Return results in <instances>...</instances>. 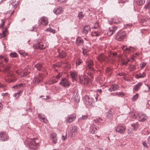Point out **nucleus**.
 <instances>
[{
	"label": "nucleus",
	"instance_id": "obj_2",
	"mask_svg": "<svg viewBox=\"0 0 150 150\" xmlns=\"http://www.w3.org/2000/svg\"><path fill=\"white\" fill-rule=\"evenodd\" d=\"M79 81L80 83L84 84H88L90 81V79L87 76H79Z\"/></svg>",
	"mask_w": 150,
	"mask_h": 150
},
{
	"label": "nucleus",
	"instance_id": "obj_37",
	"mask_svg": "<svg viewBox=\"0 0 150 150\" xmlns=\"http://www.w3.org/2000/svg\"><path fill=\"white\" fill-rule=\"evenodd\" d=\"M83 61L82 60L80 59L79 58L77 59L76 62V66L79 65Z\"/></svg>",
	"mask_w": 150,
	"mask_h": 150
},
{
	"label": "nucleus",
	"instance_id": "obj_15",
	"mask_svg": "<svg viewBox=\"0 0 150 150\" xmlns=\"http://www.w3.org/2000/svg\"><path fill=\"white\" fill-rule=\"evenodd\" d=\"M70 75L71 77L72 81H76L78 77L77 73L76 71H73L70 72Z\"/></svg>",
	"mask_w": 150,
	"mask_h": 150
},
{
	"label": "nucleus",
	"instance_id": "obj_54",
	"mask_svg": "<svg viewBox=\"0 0 150 150\" xmlns=\"http://www.w3.org/2000/svg\"><path fill=\"white\" fill-rule=\"evenodd\" d=\"M22 92L21 91H20L19 92L15 93L14 94V96L16 98H18L19 97V96H20V95L21 94Z\"/></svg>",
	"mask_w": 150,
	"mask_h": 150
},
{
	"label": "nucleus",
	"instance_id": "obj_4",
	"mask_svg": "<svg viewBox=\"0 0 150 150\" xmlns=\"http://www.w3.org/2000/svg\"><path fill=\"white\" fill-rule=\"evenodd\" d=\"M86 63L87 64L86 67V69L91 71H93L94 69L93 68V60L91 59H87L86 61Z\"/></svg>",
	"mask_w": 150,
	"mask_h": 150
},
{
	"label": "nucleus",
	"instance_id": "obj_41",
	"mask_svg": "<svg viewBox=\"0 0 150 150\" xmlns=\"http://www.w3.org/2000/svg\"><path fill=\"white\" fill-rule=\"evenodd\" d=\"M0 59L1 60H4L6 62H7L8 60V58L5 56H0Z\"/></svg>",
	"mask_w": 150,
	"mask_h": 150
},
{
	"label": "nucleus",
	"instance_id": "obj_8",
	"mask_svg": "<svg viewBox=\"0 0 150 150\" xmlns=\"http://www.w3.org/2000/svg\"><path fill=\"white\" fill-rule=\"evenodd\" d=\"M33 47L35 48L40 49H43L45 48L43 43L41 40L38 41L36 44H34Z\"/></svg>",
	"mask_w": 150,
	"mask_h": 150
},
{
	"label": "nucleus",
	"instance_id": "obj_18",
	"mask_svg": "<svg viewBox=\"0 0 150 150\" xmlns=\"http://www.w3.org/2000/svg\"><path fill=\"white\" fill-rule=\"evenodd\" d=\"M97 59L99 61L102 62L103 61H106L107 57H106L104 54H101L97 57Z\"/></svg>",
	"mask_w": 150,
	"mask_h": 150
},
{
	"label": "nucleus",
	"instance_id": "obj_53",
	"mask_svg": "<svg viewBox=\"0 0 150 150\" xmlns=\"http://www.w3.org/2000/svg\"><path fill=\"white\" fill-rule=\"evenodd\" d=\"M116 95H117L119 96H123L125 95L124 93L123 92H119V93H116Z\"/></svg>",
	"mask_w": 150,
	"mask_h": 150
},
{
	"label": "nucleus",
	"instance_id": "obj_31",
	"mask_svg": "<svg viewBox=\"0 0 150 150\" xmlns=\"http://www.w3.org/2000/svg\"><path fill=\"white\" fill-rule=\"evenodd\" d=\"M148 19L147 18H143L141 20V22L142 23V25L144 26H146L147 24Z\"/></svg>",
	"mask_w": 150,
	"mask_h": 150
},
{
	"label": "nucleus",
	"instance_id": "obj_10",
	"mask_svg": "<svg viewBox=\"0 0 150 150\" xmlns=\"http://www.w3.org/2000/svg\"><path fill=\"white\" fill-rule=\"evenodd\" d=\"M60 84L64 87H68L70 85V83L68 80L66 78H64L62 79L60 83Z\"/></svg>",
	"mask_w": 150,
	"mask_h": 150
},
{
	"label": "nucleus",
	"instance_id": "obj_51",
	"mask_svg": "<svg viewBox=\"0 0 150 150\" xmlns=\"http://www.w3.org/2000/svg\"><path fill=\"white\" fill-rule=\"evenodd\" d=\"M84 15L83 14L82 12H80L78 14V17L79 18H82L84 16Z\"/></svg>",
	"mask_w": 150,
	"mask_h": 150
},
{
	"label": "nucleus",
	"instance_id": "obj_45",
	"mask_svg": "<svg viewBox=\"0 0 150 150\" xmlns=\"http://www.w3.org/2000/svg\"><path fill=\"white\" fill-rule=\"evenodd\" d=\"M58 81V80L55 77H53L52 79L51 80V83H54L57 82Z\"/></svg>",
	"mask_w": 150,
	"mask_h": 150
},
{
	"label": "nucleus",
	"instance_id": "obj_22",
	"mask_svg": "<svg viewBox=\"0 0 150 150\" xmlns=\"http://www.w3.org/2000/svg\"><path fill=\"white\" fill-rule=\"evenodd\" d=\"M86 103L90 106L92 105L93 103H94V101H93L92 98H90L88 96H86Z\"/></svg>",
	"mask_w": 150,
	"mask_h": 150
},
{
	"label": "nucleus",
	"instance_id": "obj_12",
	"mask_svg": "<svg viewBox=\"0 0 150 150\" xmlns=\"http://www.w3.org/2000/svg\"><path fill=\"white\" fill-rule=\"evenodd\" d=\"M64 11L63 8L60 7L55 8L53 10L54 13L57 15L62 14Z\"/></svg>",
	"mask_w": 150,
	"mask_h": 150
},
{
	"label": "nucleus",
	"instance_id": "obj_29",
	"mask_svg": "<svg viewBox=\"0 0 150 150\" xmlns=\"http://www.w3.org/2000/svg\"><path fill=\"white\" fill-rule=\"evenodd\" d=\"M66 56V53L64 51H62L61 52H59L58 56L59 57L61 58H64Z\"/></svg>",
	"mask_w": 150,
	"mask_h": 150
},
{
	"label": "nucleus",
	"instance_id": "obj_61",
	"mask_svg": "<svg viewBox=\"0 0 150 150\" xmlns=\"http://www.w3.org/2000/svg\"><path fill=\"white\" fill-rule=\"evenodd\" d=\"M142 145H143L144 146V147H146V148H148V145L145 142H143L142 143Z\"/></svg>",
	"mask_w": 150,
	"mask_h": 150
},
{
	"label": "nucleus",
	"instance_id": "obj_33",
	"mask_svg": "<svg viewBox=\"0 0 150 150\" xmlns=\"http://www.w3.org/2000/svg\"><path fill=\"white\" fill-rule=\"evenodd\" d=\"M100 34V33L98 31H94L92 32L91 35L93 36H99Z\"/></svg>",
	"mask_w": 150,
	"mask_h": 150
},
{
	"label": "nucleus",
	"instance_id": "obj_30",
	"mask_svg": "<svg viewBox=\"0 0 150 150\" xmlns=\"http://www.w3.org/2000/svg\"><path fill=\"white\" fill-rule=\"evenodd\" d=\"M135 2L137 4L141 5L145 2V0H134Z\"/></svg>",
	"mask_w": 150,
	"mask_h": 150
},
{
	"label": "nucleus",
	"instance_id": "obj_34",
	"mask_svg": "<svg viewBox=\"0 0 150 150\" xmlns=\"http://www.w3.org/2000/svg\"><path fill=\"white\" fill-rule=\"evenodd\" d=\"M38 117L40 119L41 121L45 123H47V121L45 119V118L44 117H42V116L40 114L38 115Z\"/></svg>",
	"mask_w": 150,
	"mask_h": 150
},
{
	"label": "nucleus",
	"instance_id": "obj_55",
	"mask_svg": "<svg viewBox=\"0 0 150 150\" xmlns=\"http://www.w3.org/2000/svg\"><path fill=\"white\" fill-rule=\"evenodd\" d=\"M99 26V23L98 22H96V23L94 25L93 27V28H96Z\"/></svg>",
	"mask_w": 150,
	"mask_h": 150
},
{
	"label": "nucleus",
	"instance_id": "obj_5",
	"mask_svg": "<svg viewBox=\"0 0 150 150\" xmlns=\"http://www.w3.org/2000/svg\"><path fill=\"white\" fill-rule=\"evenodd\" d=\"M137 115L138 120L140 121L143 122L147 119L148 117L144 113L139 112L137 114Z\"/></svg>",
	"mask_w": 150,
	"mask_h": 150
},
{
	"label": "nucleus",
	"instance_id": "obj_16",
	"mask_svg": "<svg viewBox=\"0 0 150 150\" xmlns=\"http://www.w3.org/2000/svg\"><path fill=\"white\" fill-rule=\"evenodd\" d=\"M125 130V128L122 126H118L115 129V131L120 133H124Z\"/></svg>",
	"mask_w": 150,
	"mask_h": 150
},
{
	"label": "nucleus",
	"instance_id": "obj_3",
	"mask_svg": "<svg viewBox=\"0 0 150 150\" xmlns=\"http://www.w3.org/2000/svg\"><path fill=\"white\" fill-rule=\"evenodd\" d=\"M44 76L43 74H40L34 78L33 83L35 85L39 83L43 79Z\"/></svg>",
	"mask_w": 150,
	"mask_h": 150
},
{
	"label": "nucleus",
	"instance_id": "obj_63",
	"mask_svg": "<svg viewBox=\"0 0 150 150\" xmlns=\"http://www.w3.org/2000/svg\"><path fill=\"white\" fill-rule=\"evenodd\" d=\"M130 67L132 70H134L136 69V67L134 65H131Z\"/></svg>",
	"mask_w": 150,
	"mask_h": 150
},
{
	"label": "nucleus",
	"instance_id": "obj_26",
	"mask_svg": "<svg viewBox=\"0 0 150 150\" xmlns=\"http://www.w3.org/2000/svg\"><path fill=\"white\" fill-rule=\"evenodd\" d=\"M146 76V74L144 72H143L142 73H140L139 74H137L135 76V78L137 79L143 78L145 77Z\"/></svg>",
	"mask_w": 150,
	"mask_h": 150
},
{
	"label": "nucleus",
	"instance_id": "obj_14",
	"mask_svg": "<svg viewBox=\"0 0 150 150\" xmlns=\"http://www.w3.org/2000/svg\"><path fill=\"white\" fill-rule=\"evenodd\" d=\"M40 24L43 25H46L48 23L47 18L45 17H43L41 18L40 21Z\"/></svg>",
	"mask_w": 150,
	"mask_h": 150
},
{
	"label": "nucleus",
	"instance_id": "obj_11",
	"mask_svg": "<svg viewBox=\"0 0 150 150\" xmlns=\"http://www.w3.org/2000/svg\"><path fill=\"white\" fill-rule=\"evenodd\" d=\"M8 80L7 81L9 82H12L16 80L17 78L12 73H10L8 75Z\"/></svg>",
	"mask_w": 150,
	"mask_h": 150
},
{
	"label": "nucleus",
	"instance_id": "obj_13",
	"mask_svg": "<svg viewBox=\"0 0 150 150\" xmlns=\"http://www.w3.org/2000/svg\"><path fill=\"white\" fill-rule=\"evenodd\" d=\"M8 139V136L6 132H0V139L2 141H6Z\"/></svg>",
	"mask_w": 150,
	"mask_h": 150
},
{
	"label": "nucleus",
	"instance_id": "obj_27",
	"mask_svg": "<svg viewBox=\"0 0 150 150\" xmlns=\"http://www.w3.org/2000/svg\"><path fill=\"white\" fill-rule=\"evenodd\" d=\"M142 85V83H139L137 84L134 86V90L136 91H138L140 88L141 86Z\"/></svg>",
	"mask_w": 150,
	"mask_h": 150
},
{
	"label": "nucleus",
	"instance_id": "obj_52",
	"mask_svg": "<svg viewBox=\"0 0 150 150\" xmlns=\"http://www.w3.org/2000/svg\"><path fill=\"white\" fill-rule=\"evenodd\" d=\"M62 73H59L55 77L57 79V80H58L61 76H62Z\"/></svg>",
	"mask_w": 150,
	"mask_h": 150
},
{
	"label": "nucleus",
	"instance_id": "obj_59",
	"mask_svg": "<svg viewBox=\"0 0 150 150\" xmlns=\"http://www.w3.org/2000/svg\"><path fill=\"white\" fill-rule=\"evenodd\" d=\"M138 54L137 53L133 55V56L131 57V59L132 60H134V58L135 57H136L138 55Z\"/></svg>",
	"mask_w": 150,
	"mask_h": 150
},
{
	"label": "nucleus",
	"instance_id": "obj_25",
	"mask_svg": "<svg viewBox=\"0 0 150 150\" xmlns=\"http://www.w3.org/2000/svg\"><path fill=\"white\" fill-rule=\"evenodd\" d=\"M143 89L145 92H149L150 91V84H145Z\"/></svg>",
	"mask_w": 150,
	"mask_h": 150
},
{
	"label": "nucleus",
	"instance_id": "obj_17",
	"mask_svg": "<svg viewBox=\"0 0 150 150\" xmlns=\"http://www.w3.org/2000/svg\"><path fill=\"white\" fill-rule=\"evenodd\" d=\"M98 128V127L96 125H92L91 127L90 132L92 134H95L97 132Z\"/></svg>",
	"mask_w": 150,
	"mask_h": 150
},
{
	"label": "nucleus",
	"instance_id": "obj_7",
	"mask_svg": "<svg viewBox=\"0 0 150 150\" xmlns=\"http://www.w3.org/2000/svg\"><path fill=\"white\" fill-rule=\"evenodd\" d=\"M76 114H71L70 115H68L67 117L65 120V122L67 123H69L71 122L74 120H75L76 118Z\"/></svg>",
	"mask_w": 150,
	"mask_h": 150
},
{
	"label": "nucleus",
	"instance_id": "obj_43",
	"mask_svg": "<svg viewBox=\"0 0 150 150\" xmlns=\"http://www.w3.org/2000/svg\"><path fill=\"white\" fill-rule=\"evenodd\" d=\"M87 47H83L82 48V52L83 54L84 55H86L87 54V50H86Z\"/></svg>",
	"mask_w": 150,
	"mask_h": 150
},
{
	"label": "nucleus",
	"instance_id": "obj_62",
	"mask_svg": "<svg viewBox=\"0 0 150 150\" xmlns=\"http://www.w3.org/2000/svg\"><path fill=\"white\" fill-rule=\"evenodd\" d=\"M101 120V119L100 118H98L96 120H95L94 121L96 122H100Z\"/></svg>",
	"mask_w": 150,
	"mask_h": 150
},
{
	"label": "nucleus",
	"instance_id": "obj_32",
	"mask_svg": "<svg viewBox=\"0 0 150 150\" xmlns=\"http://www.w3.org/2000/svg\"><path fill=\"white\" fill-rule=\"evenodd\" d=\"M91 30L90 27L89 26H86L83 28V32L85 34L88 33V31Z\"/></svg>",
	"mask_w": 150,
	"mask_h": 150
},
{
	"label": "nucleus",
	"instance_id": "obj_1",
	"mask_svg": "<svg viewBox=\"0 0 150 150\" xmlns=\"http://www.w3.org/2000/svg\"><path fill=\"white\" fill-rule=\"evenodd\" d=\"M28 145L30 148L32 149H36L38 146V142L35 138L29 139Z\"/></svg>",
	"mask_w": 150,
	"mask_h": 150
},
{
	"label": "nucleus",
	"instance_id": "obj_48",
	"mask_svg": "<svg viewBox=\"0 0 150 150\" xmlns=\"http://www.w3.org/2000/svg\"><path fill=\"white\" fill-rule=\"evenodd\" d=\"M129 115L130 117L132 118H136V114L134 112H130L129 113Z\"/></svg>",
	"mask_w": 150,
	"mask_h": 150
},
{
	"label": "nucleus",
	"instance_id": "obj_9",
	"mask_svg": "<svg viewBox=\"0 0 150 150\" xmlns=\"http://www.w3.org/2000/svg\"><path fill=\"white\" fill-rule=\"evenodd\" d=\"M126 36V33L125 32H123L121 33L119 32L116 35V39L117 40L121 41L125 38Z\"/></svg>",
	"mask_w": 150,
	"mask_h": 150
},
{
	"label": "nucleus",
	"instance_id": "obj_46",
	"mask_svg": "<svg viewBox=\"0 0 150 150\" xmlns=\"http://www.w3.org/2000/svg\"><path fill=\"white\" fill-rule=\"evenodd\" d=\"M10 56L11 57H17V54L15 52H13L10 54Z\"/></svg>",
	"mask_w": 150,
	"mask_h": 150
},
{
	"label": "nucleus",
	"instance_id": "obj_24",
	"mask_svg": "<svg viewBox=\"0 0 150 150\" xmlns=\"http://www.w3.org/2000/svg\"><path fill=\"white\" fill-rule=\"evenodd\" d=\"M119 87L116 84H114L108 89L110 91H114L116 90Z\"/></svg>",
	"mask_w": 150,
	"mask_h": 150
},
{
	"label": "nucleus",
	"instance_id": "obj_38",
	"mask_svg": "<svg viewBox=\"0 0 150 150\" xmlns=\"http://www.w3.org/2000/svg\"><path fill=\"white\" fill-rule=\"evenodd\" d=\"M42 67V65L40 64H37L35 65V68H36L39 71H40Z\"/></svg>",
	"mask_w": 150,
	"mask_h": 150
},
{
	"label": "nucleus",
	"instance_id": "obj_64",
	"mask_svg": "<svg viewBox=\"0 0 150 150\" xmlns=\"http://www.w3.org/2000/svg\"><path fill=\"white\" fill-rule=\"evenodd\" d=\"M67 0H58V2L60 3H63L67 1Z\"/></svg>",
	"mask_w": 150,
	"mask_h": 150
},
{
	"label": "nucleus",
	"instance_id": "obj_60",
	"mask_svg": "<svg viewBox=\"0 0 150 150\" xmlns=\"http://www.w3.org/2000/svg\"><path fill=\"white\" fill-rule=\"evenodd\" d=\"M122 63L123 65H127V62L125 60H122Z\"/></svg>",
	"mask_w": 150,
	"mask_h": 150
},
{
	"label": "nucleus",
	"instance_id": "obj_40",
	"mask_svg": "<svg viewBox=\"0 0 150 150\" xmlns=\"http://www.w3.org/2000/svg\"><path fill=\"white\" fill-rule=\"evenodd\" d=\"M23 83H20L19 84L13 87V88L15 89H21L23 86Z\"/></svg>",
	"mask_w": 150,
	"mask_h": 150
},
{
	"label": "nucleus",
	"instance_id": "obj_49",
	"mask_svg": "<svg viewBox=\"0 0 150 150\" xmlns=\"http://www.w3.org/2000/svg\"><path fill=\"white\" fill-rule=\"evenodd\" d=\"M146 64V63L145 62H142L140 65V67L141 69H143L145 67Z\"/></svg>",
	"mask_w": 150,
	"mask_h": 150
},
{
	"label": "nucleus",
	"instance_id": "obj_19",
	"mask_svg": "<svg viewBox=\"0 0 150 150\" xmlns=\"http://www.w3.org/2000/svg\"><path fill=\"white\" fill-rule=\"evenodd\" d=\"M84 43L83 40L80 37H77L76 42V45L78 46H81Z\"/></svg>",
	"mask_w": 150,
	"mask_h": 150
},
{
	"label": "nucleus",
	"instance_id": "obj_21",
	"mask_svg": "<svg viewBox=\"0 0 150 150\" xmlns=\"http://www.w3.org/2000/svg\"><path fill=\"white\" fill-rule=\"evenodd\" d=\"M117 55V53L116 52L111 53L107 57V59L111 60L112 62H114V59Z\"/></svg>",
	"mask_w": 150,
	"mask_h": 150
},
{
	"label": "nucleus",
	"instance_id": "obj_44",
	"mask_svg": "<svg viewBox=\"0 0 150 150\" xmlns=\"http://www.w3.org/2000/svg\"><path fill=\"white\" fill-rule=\"evenodd\" d=\"M73 99L74 101L77 103L79 102V97L77 96L76 95L74 96V97H73Z\"/></svg>",
	"mask_w": 150,
	"mask_h": 150
},
{
	"label": "nucleus",
	"instance_id": "obj_23",
	"mask_svg": "<svg viewBox=\"0 0 150 150\" xmlns=\"http://www.w3.org/2000/svg\"><path fill=\"white\" fill-rule=\"evenodd\" d=\"M50 137L52 140V141L54 143L56 144L57 143V139L56 134L55 133L52 134L50 136Z\"/></svg>",
	"mask_w": 150,
	"mask_h": 150
},
{
	"label": "nucleus",
	"instance_id": "obj_20",
	"mask_svg": "<svg viewBox=\"0 0 150 150\" xmlns=\"http://www.w3.org/2000/svg\"><path fill=\"white\" fill-rule=\"evenodd\" d=\"M134 49L133 48L130 47L129 48H126L124 51V53L127 55V54L133 52Z\"/></svg>",
	"mask_w": 150,
	"mask_h": 150
},
{
	"label": "nucleus",
	"instance_id": "obj_6",
	"mask_svg": "<svg viewBox=\"0 0 150 150\" xmlns=\"http://www.w3.org/2000/svg\"><path fill=\"white\" fill-rule=\"evenodd\" d=\"M78 131L77 127L75 126H72L70 129L69 135L71 137H75L77 135V133Z\"/></svg>",
	"mask_w": 150,
	"mask_h": 150
},
{
	"label": "nucleus",
	"instance_id": "obj_47",
	"mask_svg": "<svg viewBox=\"0 0 150 150\" xmlns=\"http://www.w3.org/2000/svg\"><path fill=\"white\" fill-rule=\"evenodd\" d=\"M138 96H139L138 94L137 93L134 96H133V98L132 99V100L133 101H135L137 99V98L138 97Z\"/></svg>",
	"mask_w": 150,
	"mask_h": 150
},
{
	"label": "nucleus",
	"instance_id": "obj_58",
	"mask_svg": "<svg viewBox=\"0 0 150 150\" xmlns=\"http://www.w3.org/2000/svg\"><path fill=\"white\" fill-rule=\"evenodd\" d=\"M117 29V27L116 26L113 27L111 29H110L113 32V33H114L115 31Z\"/></svg>",
	"mask_w": 150,
	"mask_h": 150
},
{
	"label": "nucleus",
	"instance_id": "obj_57",
	"mask_svg": "<svg viewBox=\"0 0 150 150\" xmlns=\"http://www.w3.org/2000/svg\"><path fill=\"white\" fill-rule=\"evenodd\" d=\"M113 33H114L113 32H112L111 30L110 29V30L107 33L108 35L110 36Z\"/></svg>",
	"mask_w": 150,
	"mask_h": 150
},
{
	"label": "nucleus",
	"instance_id": "obj_50",
	"mask_svg": "<svg viewBox=\"0 0 150 150\" xmlns=\"http://www.w3.org/2000/svg\"><path fill=\"white\" fill-rule=\"evenodd\" d=\"M145 8L148 9L150 11V1H149L148 3L145 6Z\"/></svg>",
	"mask_w": 150,
	"mask_h": 150
},
{
	"label": "nucleus",
	"instance_id": "obj_56",
	"mask_svg": "<svg viewBox=\"0 0 150 150\" xmlns=\"http://www.w3.org/2000/svg\"><path fill=\"white\" fill-rule=\"evenodd\" d=\"M88 118V116L87 115H83L82 116V117L80 118L79 119H81V120H86V119Z\"/></svg>",
	"mask_w": 150,
	"mask_h": 150
},
{
	"label": "nucleus",
	"instance_id": "obj_28",
	"mask_svg": "<svg viewBox=\"0 0 150 150\" xmlns=\"http://www.w3.org/2000/svg\"><path fill=\"white\" fill-rule=\"evenodd\" d=\"M10 64H8L4 68V70L3 71L4 72V73H7L8 74H9L10 73Z\"/></svg>",
	"mask_w": 150,
	"mask_h": 150
},
{
	"label": "nucleus",
	"instance_id": "obj_42",
	"mask_svg": "<svg viewBox=\"0 0 150 150\" xmlns=\"http://www.w3.org/2000/svg\"><path fill=\"white\" fill-rule=\"evenodd\" d=\"M29 72V71L25 70L24 71L21 72V76H23L27 75Z\"/></svg>",
	"mask_w": 150,
	"mask_h": 150
},
{
	"label": "nucleus",
	"instance_id": "obj_35",
	"mask_svg": "<svg viewBox=\"0 0 150 150\" xmlns=\"http://www.w3.org/2000/svg\"><path fill=\"white\" fill-rule=\"evenodd\" d=\"M38 117L40 119L41 121L45 123H47V121L45 119V118L44 117H42V116L40 114L38 115Z\"/></svg>",
	"mask_w": 150,
	"mask_h": 150
},
{
	"label": "nucleus",
	"instance_id": "obj_39",
	"mask_svg": "<svg viewBox=\"0 0 150 150\" xmlns=\"http://www.w3.org/2000/svg\"><path fill=\"white\" fill-rule=\"evenodd\" d=\"M46 31L52 33L53 34H54L56 33V30L51 28H47L46 30Z\"/></svg>",
	"mask_w": 150,
	"mask_h": 150
},
{
	"label": "nucleus",
	"instance_id": "obj_36",
	"mask_svg": "<svg viewBox=\"0 0 150 150\" xmlns=\"http://www.w3.org/2000/svg\"><path fill=\"white\" fill-rule=\"evenodd\" d=\"M133 127V129L135 130H137L139 127V123L137 122L135 123H133L132 125Z\"/></svg>",
	"mask_w": 150,
	"mask_h": 150
}]
</instances>
